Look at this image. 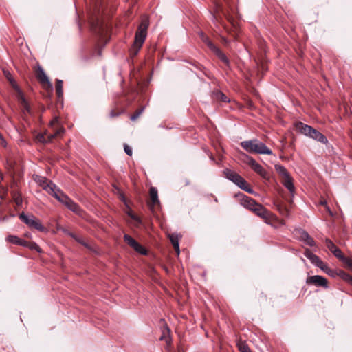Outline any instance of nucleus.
<instances>
[{
    "label": "nucleus",
    "instance_id": "f3484780",
    "mask_svg": "<svg viewBox=\"0 0 352 352\" xmlns=\"http://www.w3.org/2000/svg\"><path fill=\"white\" fill-rule=\"evenodd\" d=\"M296 126L299 132L310 138H311L316 131L312 126L300 122L297 123Z\"/></svg>",
    "mask_w": 352,
    "mask_h": 352
},
{
    "label": "nucleus",
    "instance_id": "412c9836",
    "mask_svg": "<svg viewBox=\"0 0 352 352\" xmlns=\"http://www.w3.org/2000/svg\"><path fill=\"white\" fill-rule=\"evenodd\" d=\"M63 204L74 213L80 214L81 211V209L78 204L74 202L69 197H68Z\"/></svg>",
    "mask_w": 352,
    "mask_h": 352
},
{
    "label": "nucleus",
    "instance_id": "393cba45",
    "mask_svg": "<svg viewBox=\"0 0 352 352\" xmlns=\"http://www.w3.org/2000/svg\"><path fill=\"white\" fill-rule=\"evenodd\" d=\"M311 138L324 144H327L329 142L327 138L322 133H321L316 129Z\"/></svg>",
    "mask_w": 352,
    "mask_h": 352
},
{
    "label": "nucleus",
    "instance_id": "473e14b6",
    "mask_svg": "<svg viewBox=\"0 0 352 352\" xmlns=\"http://www.w3.org/2000/svg\"><path fill=\"white\" fill-rule=\"evenodd\" d=\"M215 96H216L217 98L220 99L223 102H226L229 101L228 100L227 96L223 93H222L221 91H217L215 93Z\"/></svg>",
    "mask_w": 352,
    "mask_h": 352
},
{
    "label": "nucleus",
    "instance_id": "e433bc0d",
    "mask_svg": "<svg viewBox=\"0 0 352 352\" xmlns=\"http://www.w3.org/2000/svg\"><path fill=\"white\" fill-rule=\"evenodd\" d=\"M124 148L125 153L128 155L131 156L132 155V149H131V148L129 146H128L127 144H124Z\"/></svg>",
    "mask_w": 352,
    "mask_h": 352
},
{
    "label": "nucleus",
    "instance_id": "20e7f679",
    "mask_svg": "<svg viewBox=\"0 0 352 352\" xmlns=\"http://www.w3.org/2000/svg\"><path fill=\"white\" fill-rule=\"evenodd\" d=\"M223 174L228 179L232 182L235 185L239 186L243 190L250 194L254 193V191L250 186L249 184L235 171H233L229 168H226L223 170Z\"/></svg>",
    "mask_w": 352,
    "mask_h": 352
},
{
    "label": "nucleus",
    "instance_id": "5701e85b",
    "mask_svg": "<svg viewBox=\"0 0 352 352\" xmlns=\"http://www.w3.org/2000/svg\"><path fill=\"white\" fill-rule=\"evenodd\" d=\"M150 197H151V204H149V207L151 210H153V207L160 204V200L158 198L157 190L155 187H151L150 188Z\"/></svg>",
    "mask_w": 352,
    "mask_h": 352
},
{
    "label": "nucleus",
    "instance_id": "aec40b11",
    "mask_svg": "<svg viewBox=\"0 0 352 352\" xmlns=\"http://www.w3.org/2000/svg\"><path fill=\"white\" fill-rule=\"evenodd\" d=\"M299 239L307 245L313 247L316 245V242L314 239L307 232L303 230H299Z\"/></svg>",
    "mask_w": 352,
    "mask_h": 352
},
{
    "label": "nucleus",
    "instance_id": "8fccbe9b",
    "mask_svg": "<svg viewBox=\"0 0 352 352\" xmlns=\"http://www.w3.org/2000/svg\"><path fill=\"white\" fill-rule=\"evenodd\" d=\"M164 339H165V336H162L160 338V340H164Z\"/></svg>",
    "mask_w": 352,
    "mask_h": 352
},
{
    "label": "nucleus",
    "instance_id": "09e8293b",
    "mask_svg": "<svg viewBox=\"0 0 352 352\" xmlns=\"http://www.w3.org/2000/svg\"><path fill=\"white\" fill-rule=\"evenodd\" d=\"M327 210L329 211V212L330 213L331 215H332V213L329 209V208L328 206H327Z\"/></svg>",
    "mask_w": 352,
    "mask_h": 352
},
{
    "label": "nucleus",
    "instance_id": "6e6552de",
    "mask_svg": "<svg viewBox=\"0 0 352 352\" xmlns=\"http://www.w3.org/2000/svg\"><path fill=\"white\" fill-rule=\"evenodd\" d=\"M243 155L245 158L244 162L247 163L248 165H250L254 171H255L261 177L264 178L266 177L267 172L261 164L256 162V160L253 159L252 157L245 153H243Z\"/></svg>",
    "mask_w": 352,
    "mask_h": 352
},
{
    "label": "nucleus",
    "instance_id": "37998d69",
    "mask_svg": "<svg viewBox=\"0 0 352 352\" xmlns=\"http://www.w3.org/2000/svg\"><path fill=\"white\" fill-rule=\"evenodd\" d=\"M58 124V118H55L51 122H50V124L52 126H54L56 124Z\"/></svg>",
    "mask_w": 352,
    "mask_h": 352
},
{
    "label": "nucleus",
    "instance_id": "9b49d317",
    "mask_svg": "<svg viewBox=\"0 0 352 352\" xmlns=\"http://www.w3.org/2000/svg\"><path fill=\"white\" fill-rule=\"evenodd\" d=\"M236 197H239L240 204L245 208L253 211L254 208L256 207L258 203H257L252 198L246 196L243 193H239L236 195Z\"/></svg>",
    "mask_w": 352,
    "mask_h": 352
},
{
    "label": "nucleus",
    "instance_id": "f257e3e1",
    "mask_svg": "<svg viewBox=\"0 0 352 352\" xmlns=\"http://www.w3.org/2000/svg\"><path fill=\"white\" fill-rule=\"evenodd\" d=\"M148 25L149 22L148 19L146 17L142 18L135 32L133 45L131 50V53L133 56H136L142 47L147 36V29Z\"/></svg>",
    "mask_w": 352,
    "mask_h": 352
},
{
    "label": "nucleus",
    "instance_id": "4c0bfd02",
    "mask_svg": "<svg viewBox=\"0 0 352 352\" xmlns=\"http://www.w3.org/2000/svg\"><path fill=\"white\" fill-rule=\"evenodd\" d=\"M127 214L133 220L138 221V223H141V220L136 215L133 214L131 212H129Z\"/></svg>",
    "mask_w": 352,
    "mask_h": 352
},
{
    "label": "nucleus",
    "instance_id": "3c124183",
    "mask_svg": "<svg viewBox=\"0 0 352 352\" xmlns=\"http://www.w3.org/2000/svg\"><path fill=\"white\" fill-rule=\"evenodd\" d=\"M3 138V137L2 136V135L0 133V140Z\"/></svg>",
    "mask_w": 352,
    "mask_h": 352
},
{
    "label": "nucleus",
    "instance_id": "1a4fd4ad",
    "mask_svg": "<svg viewBox=\"0 0 352 352\" xmlns=\"http://www.w3.org/2000/svg\"><path fill=\"white\" fill-rule=\"evenodd\" d=\"M306 283L307 285H312L316 287H321L325 289L329 287L327 279L320 275L308 276L306 279Z\"/></svg>",
    "mask_w": 352,
    "mask_h": 352
},
{
    "label": "nucleus",
    "instance_id": "cd10ccee",
    "mask_svg": "<svg viewBox=\"0 0 352 352\" xmlns=\"http://www.w3.org/2000/svg\"><path fill=\"white\" fill-rule=\"evenodd\" d=\"M56 91L57 96L59 98H62L63 95V80H59V79L56 80Z\"/></svg>",
    "mask_w": 352,
    "mask_h": 352
},
{
    "label": "nucleus",
    "instance_id": "c85d7f7f",
    "mask_svg": "<svg viewBox=\"0 0 352 352\" xmlns=\"http://www.w3.org/2000/svg\"><path fill=\"white\" fill-rule=\"evenodd\" d=\"M340 276H341V278L344 280L346 282H347L348 283H349L350 285H352V276L342 271L340 272Z\"/></svg>",
    "mask_w": 352,
    "mask_h": 352
},
{
    "label": "nucleus",
    "instance_id": "f8f14e48",
    "mask_svg": "<svg viewBox=\"0 0 352 352\" xmlns=\"http://www.w3.org/2000/svg\"><path fill=\"white\" fill-rule=\"evenodd\" d=\"M124 240L129 246L133 248L136 252L143 255L146 254V250L131 236L128 234H124Z\"/></svg>",
    "mask_w": 352,
    "mask_h": 352
},
{
    "label": "nucleus",
    "instance_id": "7ed1b4c3",
    "mask_svg": "<svg viewBox=\"0 0 352 352\" xmlns=\"http://www.w3.org/2000/svg\"><path fill=\"white\" fill-rule=\"evenodd\" d=\"M223 174L228 179L232 182L235 185L239 186L243 190L250 194L254 193V191L250 186L249 184L235 171H233L229 168H226L223 170Z\"/></svg>",
    "mask_w": 352,
    "mask_h": 352
},
{
    "label": "nucleus",
    "instance_id": "bb28decb",
    "mask_svg": "<svg viewBox=\"0 0 352 352\" xmlns=\"http://www.w3.org/2000/svg\"><path fill=\"white\" fill-rule=\"evenodd\" d=\"M275 170L280 176L283 177V178L289 175V173L287 171V170L282 165H275Z\"/></svg>",
    "mask_w": 352,
    "mask_h": 352
},
{
    "label": "nucleus",
    "instance_id": "6ab92c4d",
    "mask_svg": "<svg viewBox=\"0 0 352 352\" xmlns=\"http://www.w3.org/2000/svg\"><path fill=\"white\" fill-rule=\"evenodd\" d=\"M304 255L310 260L315 266L320 267L323 265V261L316 254L312 253L309 249H306Z\"/></svg>",
    "mask_w": 352,
    "mask_h": 352
},
{
    "label": "nucleus",
    "instance_id": "4be33fe9",
    "mask_svg": "<svg viewBox=\"0 0 352 352\" xmlns=\"http://www.w3.org/2000/svg\"><path fill=\"white\" fill-rule=\"evenodd\" d=\"M36 77H37V78L38 79V80L41 83H43V84L46 83V84H48V85L50 87H52V85L51 82H50L49 78L47 76L44 69L40 65L38 66V69H37V72H36Z\"/></svg>",
    "mask_w": 352,
    "mask_h": 352
},
{
    "label": "nucleus",
    "instance_id": "a18cd8bd",
    "mask_svg": "<svg viewBox=\"0 0 352 352\" xmlns=\"http://www.w3.org/2000/svg\"><path fill=\"white\" fill-rule=\"evenodd\" d=\"M110 116H111V117H115V116H117L118 114H116L113 111H112V112H111Z\"/></svg>",
    "mask_w": 352,
    "mask_h": 352
},
{
    "label": "nucleus",
    "instance_id": "ddd939ff",
    "mask_svg": "<svg viewBox=\"0 0 352 352\" xmlns=\"http://www.w3.org/2000/svg\"><path fill=\"white\" fill-rule=\"evenodd\" d=\"M325 244L327 248L333 253V254L342 261H344L346 257L343 255L341 250L338 248L330 239H327L325 240Z\"/></svg>",
    "mask_w": 352,
    "mask_h": 352
},
{
    "label": "nucleus",
    "instance_id": "423d86ee",
    "mask_svg": "<svg viewBox=\"0 0 352 352\" xmlns=\"http://www.w3.org/2000/svg\"><path fill=\"white\" fill-rule=\"evenodd\" d=\"M202 40L208 45V47L215 54V55L228 67L230 66V60L226 55L214 43L209 40V38L204 36V33H201Z\"/></svg>",
    "mask_w": 352,
    "mask_h": 352
},
{
    "label": "nucleus",
    "instance_id": "2f4dec72",
    "mask_svg": "<svg viewBox=\"0 0 352 352\" xmlns=\"http://www.w3.org/2000/svg\"><path fill=\"white\" fill-rule=\"evenodd\" d=\"M144 111V107H142L140 109H139L138 110H137L135 112V113L131 116V120L132 121H135V120H137L139 118V116L143 113Z\"/></svg>",
    "mask_w": 352,
    "mask_h": 352
},
{
    "label": "nucleus",
    "instance_id": "a878e982",
    "mask_svg": "<svg viewBox=\"0 0 352 352\" xmlns=\"http://www.w3.org/2000/svg\"><path fill=\"white\" fill-rule=\"evenodd\" d=\"M169 239L171 241V243L173 246L174 247L175 251L177 252V255L179 254V239L178 236L175 234H172L169 235Z\"/></svg>",
    "mask_w": 352,
    "mask_h": 352
},
{
    "label": "nucleus",
    "instance_id": "39448f33",
    "mask_svg": "<svg viewBox=\"0 0 352 352\" xmlns=\"http://www.w3.org/2000/svg\"><path fill=\"white\" fill-rule=\"evenodd\" d=\"M41 186L43 190L47 191L62 204L69 197L55 184L51 181L47 182L45 180H43V182L41 183Z\"/></svg>",
    "mask_w": 352,
    "mask_h": 352
},
{
    "label": "nucleus",
    "instance_id": "0eeeda50",
    "mask_svg": "<svg viewBox=\"0 0 352 352\" xmlns=\"http://www.w3.org/2000/svg\"><path fill=\"white\" fill-rule=\"evenodd\" d=\"M19 219L30 228H34L41 232L45 230V228L42 226L40 221L34 215L28 216L23 212L19 215Z\"/></svg>",
    "mask_w": 352,
    "mask_h": 352
},
{
    "label": "nucleus",
    "instance_id": "4468645a",
    "mask_svg": "<svg viewBox=\"0 0 352 352\" xmlns=\"http://www.w3.org/2000/svg\"><path fill=\"white\" fill-rule=\"evenodd\" d=\"M252 212L264 219L265 222L270 221L272 217L271 212L260 204H258Z\"/></svg>",
    "mask_w": 352,
    "mask_h": 352
},
{
    "label": "nucleus",
    "instance_id": "2eb2a0df",
    "mask_svg": "<svg viewBox=\"0 0 352 352\" xmlns=\"http://www.w3.org/2000/svg\"><path fill=\"white\" fill-rule=\"evenodd\" d=\"M55 132L52 134H50L47 138H45L44 134H38L36 136V139L38 142L42 143H48L50 142L55 137L62 134L64 133V129L63 127H60L58 129H55Z\"/></svg>",
    "mask_w": 352,
    "mask_h": 352
},
{
    "label": "nucleus",
    "instance_id": "b1692460",
    "mask_svg": "<svg viewBox=\"0 0 352 352\" xmlns=\"http://www.w3.org/2000/svg\"><path fill=\"white\" fill-rule=\"evenodd\" d=\"M283 179V184L284 186L288 189V190L293 194L294 192V186L293 184V181L290 175L285 177Z\"/></svg>",
    "mask_w": 352,
    "mask_h": 352
},
{
    "label": "nucleus",
    "instance_id": "79ce46f5",
    "mask_svg": "<svg viewBox=\"0 0 352 352\" xmlns=\"http://www.w3.org/2000/svg\"><path fill=\"white\" fill-rule=\"evenodd\" d=\"M18 245L23 246V247H29L30 242H28V241H24L23 239H21V242L19 243Z\"/></svg>",
    "mask_w": 352,
    "mask_h": 352
},
{
    "label": "nucleus",
    "instance_id": "dca6fc26",
    "mask_svg": "<svg viewBox=\"0 0 352 352\" xmlns=\"http://www.w3.org/2000/svg\"><path fill=\"white\" fill-rule=\"evenodd\" d=\"M296 126L299 132L310 138H311L316 131L312 126L300 122L297 123Z\"/></svg>",
    "mask_w": 352,
    "mask_h": 352
},
{
    "label": "nucleus",
    "instance_id": "58836bf2",
    "mask_svg": "<svg viewBox=\"0 0 352 352\" xmlns=\"http://www.w3.org/2000/svg\"><path fill=\"white\" fill-rule=\"evenodd\" d=\"M21 102L24 105V107L25 109L29 112L30 111V107L26 102L25 98L23 97V96H21Z\"/></svg>",
    "mask_w": 352,
    "mask_h": 352
},
{
    "label": "nucleus",
    "instance_id": "7c9ffc66",
    "mask_svg": "<svg viewBox=\"0 0 352 352\" xmlns=\"http://www.w3.org/2000/svg\"><path fill=\"white\" fill-rule=\"evenodd\" d=\"M6 241L13 244L18 245L21 242V239L14 235H9L6 238Z\"/></svg>",
    "mask_w": 352,
    "mask_h": 352
},
{
    "label": "nucleus",
    "instance_id": "72a5a7b5",
    "mask_svg": "<svg viewBox=\"0 0 352 352\" xmlns=\"http://www.w3.org/2000/svg\"><path fill=\"white\" fill-rule=\"evenodd\" d=\"M277 209L278 210V211L280 212V213L283 215V216H288L289 215V210H287V208L281 206V205H277Z\"/></svg>",
    "mask_w": 352,
    "mask_h": 352
},
{
    "label": "nucleus",
    "instance_id": "f704fd0d",
    "mask_svg": "<svg viewBox=\"0 0 352 352\" xmlns=\"http://www.w3.org/2000/svg\"><path fill=\"white\" fill-rule=\"evenodd\" d=\"M31 250H35L36 251L40 252L41 248L36 243H30L29 247Z\"/></svg>",
    "mask_w": 352,
    "mask_h": 352
},
{
    "label": "nucleus",
    "instance_id": "c9c22d12",
    "mask_svg": "<svg viewBox=\"0 0 352 352\" xmlns=\"http://www.w3.org/2000/svg\"><path fill=\"white\" fill-rule=\"evenodd\" d=\"M239 350L241 352H252L250 349L246 344H241L239 346Z\"/></svg>",
    "mask_w": 352,
    "mask_h": 352
},
{
    "label": "nucleus",
    "instance_id": "a211bd4d",
    "mask_svg": "<svg viewBox=\"0 0 352 352\" xmlns=\"http://www.w3.org/2000/svg\"><path fill=\"white\" fill-rule=\"evenodd\" d=\"M296 126L299 132L310 138H311L316 131L312 126L300 122L297 123Z\"/></svg>",
    "mask_w": 352,
    "mask_h": 352
},
{
    "label": "nucleus",
    "instance_id": "a19ab883",
    "mask_svg": "<svg viewBox=\"0 0 352 352\" xmlns=\"http://www.w3.org/2000/svg\"><path fill=\"white\" fill-rule=\"evenodd\" d=\"M119 198L125 204V206L127 207V208H129V205L127 204V202H126V199L123 193H120V195H119Z\"/></svg>",
    "mask_w": 352,
    "mask_h": 352
},
{
    "label": "nucleus",
    "instance_id": "c756f323",
    "mask_svg": "<svg viewBox=\"0 0 352 352\" xmlns=\"http://www.w3.org/2000/svg\"><path fill=\"white\" fill-rule=\"evenodd\" d=\"M319 268H320L324 272H325L328 275L331 276H334L335 273H334L333 270L330 269L327 265V264H325L324 262H323V265H321Z\"/></svg>",
    "mask_w": 352,
    "mask_h": 352
},
{
    "label": "nucleus",
    "instance_id": "c03bdc74",
    "mask_svg": "<svg viewBox=\"0 0 352 352\" xmlns=\"http://www.w3.org/2000/svg\"><path fill=\"white\" fill-rule=\"evenodd\" d=\"M0 144H1V146H3V147H6V144H6V141L5 140V139H4V138H2V139H1V140H0Z\"/></svg>",
    "mask_w": 352,
    "mask_h": 352
},
{
    "label": "nucleus",
    "instance_id": "49530a36",
    "mask_svg": "<svg viewBox=\"0 0 352 352\" xmlns=\"http://www.w3.org/2000/svg\"><path fill=\"white\" fill-rule=\"evenodd\" d=\"M320 204L321 205L326 206L327 202H326V201H321Z\"/></svg>",
    "mask_w": 352,
    "mask_h": 352
},
{
    "label": "nucleus",
    "instance_id": "ea45409f",
    "mask_svg": "<svg viewBox=\"0 0 352 352\" xmlns=\"http://www.w3.org/2000/svg\"><path fill=\"white\" fill-rule=\"evenodd\" d=\"M344 263L352 270V258L346 257Z\"/></svg>",
    "mask_w": 352,
    "mask_h": 352
},
{
    "label": "nucleus",
    "instance_id": "f03ea898",
    "mask_svg": "<svg viewBox=\"0 0 352 352\" xmlns=\"http://www.w3.org/2000/svg\"><path fill=\"white\" fill-rule=\"evenodd\" d=\"M241 146L248 153L272 155V151L263 142L253 139L241 142Z\"/></svg>",
    "mask_w": 352,
    "mask_h": 352
},
{
    "label": "nucleus",
    "instance_id": "9d476101",
    "mask_svg": "<svg viewBox=\"0 0 352 352\" xmlns=\"http://www.w3.org/2000/svg\"><path fill=\"white\" fill-rule=\"evenodd\" d=\"M236 197H239L240 204L245 208L253 211L254 208L256 207L258 203H257L252 198L246 196L243 193H239L236 195Z\"/></svg>",
    "mask_w": 352,
    "mask_h": 352
},
{
    "label": "nucleus",
    "instance_id": "de8ad7c7",
    "mask_svg": "<svg viewBox=\"0 0 352 352\" xmlns=\"http://www.w3.org/2000/svg\"><path fill=\"white\" fill-rule=\"evenodd\" d=\"M7 78L10 81V82L12 83L13 80L12 79V78L8 76H7Z\"/></svg>",
    "mask_w": 352,
    "mask_h": 352
}]
</instances>
